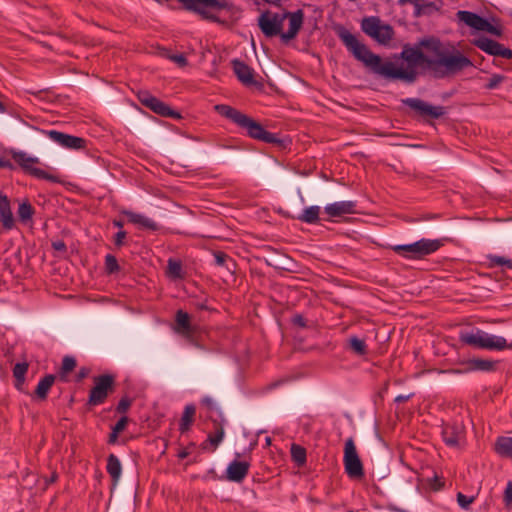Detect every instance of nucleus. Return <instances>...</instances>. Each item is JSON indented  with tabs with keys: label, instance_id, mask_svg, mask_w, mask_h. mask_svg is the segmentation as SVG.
<instances>
[{
	"label": "nucleus",
	"instance_id": "f257e3e1",
	"mask_svg": "<svg viewBox=\"0 0 512 512\" xmlns=\"http://www.w3.org/2000/svg\"><path fill=\"white\" fill-rule=\"evenodd\" d=\"M337 36L353 57L360 61L370 73L387 81H403L414 83L417 79V67L429 71L433 77L444 79L473 66V62L461 51L451 46L444 47L440 39L425 37L415 46L405 44L395 60H404L406 67L397 66L395 62L373 53L364 43L344 27L336 30Z\"/></svg>",
	"mask_w": 512,
	"mask_h": 512
},
{
	"label": "nucleus",
	"instance_id": "f03ea898",
	"mask_svg": "<svg viewBox=\"0 0 512 512\" xmlns=\"http://www.w3.org/2000/svg\"><path fill=\"white\" fill-rule=\"evenodd\" d=\"M214 108L219 115L236 124L248 137L269 144L279 142L276 134L265 130L259 122L236 108L226 104H218Z\"/></svg>",
	"mask_w": 512,
	"mask_h": 512
},
{
	"label": "nucleus",
	"instance_id": "7ed1b4c3",
	"mask_svg": "<svg viewBox=\"0 0 512 512\" xmlns=\"http://www.w3.org/2000/svg\"><path fill=\"white\" fill-rule=\"evenodd\" d=\"M460 341L474 348L490 351L511 349V343H507V340L504 337L489 334L481 329L462 332L460 334Z\"/></svg>",
	"mask_w": 512,
	"mask_h": 512
},
{
	"label": "nucleus",
	"instance_id": "20e7f679",
	"mask_svg": "<svg viewBox=\"0 0 512 512\" xmlns=\"http://www.w3.org/2000/svg\"><path fill=\"white\" fill-rule=\"evenodd\" d=\"M11 158L27 175L52 183L60 182L58 176L50 174L40 167L42 163L40 159L35 156H31L24 151H12Z\"/></svg>",
	"mask_w": 512,
	"mask_h": 512
},
{
	"label": "nucleus",
	"instance_id": "39448f33",
	"mask_svg": "<svg viewBox=\"0 0 512 512\" xmlns=\"http://www.w3.org/2000/svg\"><path fill=\"white\" fill-rule=\"evenodd\" d=\"M362 31L378 44L387 46L395 36L394 28L377 16L365 17L361 21Z\"/></svg>",
	"mask_w": 512,
	"mask_h": 512
},
{
	"label": "nucleus",
	"instance_id": "423d86ee",
	"mask_svg": "<svg viewBox=\"0 0 512 512\" xmlns=\"http://www.w3.org/2000/svg\"><path fill=\"white\" fill-rule=\"evenodd\" d=\"M93 383L87 403L91 406H98L103 404L108 395L113 392L115 377L111 374H102L94 377Z\"/></svg>",
	"mask_w": 512,
	"mask_h": 512
},
{
	"label": "nucleus",
	"instance_id": "0eeeda50",
	"mask_svg": "<svg viewBox=\"0 0 512 512\" xmlns=\"http://www.w3.org/2000/svg\"><path fill=\"white\" fill-rule=\"evenodd\" d=\"M343 464L345 473L353 479H360L365 475L362 461L358 455L354 439H346L344 446Z\"/></svg>",
	"mask_w": 512,
	"mask_h": 512
},
{
	"label": "nucleus",
	"instance_id": "6e6552de",
	"mask_svg": "<svg viewBox=\"0 0 512 512\" xmlns=\"http://www.w3.org/2000/svg\"><path fill=\"white\" fill-rule=\"evenodd\" d=\"M402 104L409 107L415 116L423 119H439L446 114V108L438 105L434 106L420 98H405L401 100Z\"/></svg>",
	"mask_w": 512,
	"mask_h": 512
},
{
	"label": "nucleus",
	"instance_id": "1a4fd4ad",
	"mask_svg": "<svg viewBox=\"0 0 512 512\" xmlns=\"http://www.w3.org/2000/svg\"><path fill=\"white\" fill-rule=\"evenodd\" d=\"M284 20L285 16H283V14L273 13L267 10L259 16L258 26L262 33L268 38L275 36L281 37Z\"/></svg>",
	"mask_w": 512,
	"mask_h": 512
},
{
	"label": "nucleus",
	"instance_id": "9d476101",
	"mask_svg": "<svg viewBox=\"0 0 512 512\" xmlns=\"http://www.w3.org/2000/svg\"><path fill=\"white\" fill-rule=\"evenodd\" d=\"M138 100L142 105L160 116L170 117L173 119H179L181 117L179 112L171 109L167 104L150 94L148 91H140L138 93Z\"/></svg>",
	"mask_w": 512,
	"mask_h": 512
},
{
	"label": "nucleus",
	"instance_id": "9b49d317",
	"mask_svg": "<svg viewBox=\"0 0 512 512\" xmlns=\"http://www.w3.org/2000/svg\"><path fill=\"white\" fill-rule=\"evenodd\" d=\"M472 44L494 57H502L505 59L512 58V50L510 48H507L503 44L488 37L480 36L478 38H474L472 40Z\"/></svg>",
	"mask_w": 512,
	"mask_h": 512
},
{
	"label": "nucleus",
	"instance_id": "f8f14e48",
	"mask_svg": "<svg viewBox=\"0 0 512 512\" xmlns=\"http://www.w3.org/2000/svg\"><path fill=\"white\" fill-rule=\"evenodd\" d=\"M43 133L50 140L63 148L71 150H82L86 148L87 140L82 137L66 134L57 130H47L43 131Z\"/></svg>",
	"mask_w": 512,
	"mask_h": 512
},
{
	"label": "nucleus",
	"instance_id": "ddd939ff",
	"mask_svg": "<svg viewBox=\"0 0 512 512\" xmlns=\"http://www.w3.org/2000/svg\"><path fill=\"white\" fill-rule=\"evenodd\" d=\"M173 330L175 333L187 339L192 345L199 347L194 338L196 328L191 324L190 316L187 312L183 310H178L176 312Z\"/></svg>",
	"mask_w": 512,
	"mask_h": 512
},
{
	"label": "nucleus",
	"instance_id": "4468645a",
	"mask_svg": "<svg viewBox=\"0 0 512 512\" xmlns=\"http://www.w3.org/2000/svg\"><path fill=\"white\" fill-rule=\"evenodd\" d=\"M465 437V427L461 422L447 423L442 428V438L449 447H458Z\"/></svg>",
	"mask_w": 512,
	"mask_h": 512
},
{
	"label": "nucleus",
	"instance_id": "2eb2a0df",
	"mask_svg": "<svg viewBox=\"0 0 512 512\" xmlns=\"http://www.w3.org/2000/svg\"><path fill=\"white\" fill-rule=\"evenodd\" d=\"M285 19H289V28L286 32H282L281 40L284 43H288L290 40L294 39L299 33L300 29L303 25L304 13L301 9L295 12H285L283 13Z\"/></svg>",
	"mask_w": 512,
	"mask_h": 512
},
{
	"label": "nucleus",
	"instance_id": "dca6fc26",
	"mask_svg": "<svg viewBox=\"0 0 512 512\" xmlns=\"http://www.w3.org/2000/svg\"><path fill=\"white\" fill-rule=\"evenodd\" d=\"M442 246L439 239L422 238L414 242L413 260H420L435 253Z\"/></svg>",
	"mask_w": 512,
	"mask_h": 512
},
{
	"label": "nucleus",
	"instance_id": "f3484780",
	"mask_svg": "<svg viewBox=\"0 0 512 512\" xmlns=\"http://www.w3.org/2000/svg\"><path fill=\"white\" fill-rule=\"evenodd\" d=\"M357 202L352 200L338 201L324 207V212L331 218L356 213Z\"/></svg>",
	"mask_w": 512,
	"mask_h": 512
},
{
	"label": "nucleus",
	"instance_id": "a211bd4d",
	"mask_svg": "<svg viewBox=\"0 0 512 512\" xmlns=\"http://www.w3.org/2000/svg\"><path fill=\"white\" fill-rule=\"evenodd\" d=\"M231 64L235 75L242 84L246 86H252L256 84V80L254 78V70L244 61L234 59L231 61Z\"/></svg>",
	"mask_w": 512,
	"mask_h": 512
},
{
	"label": "nucleus",
	"instance_id": "6ab92c4d",
	"mask_svg": "<svg viewBox=\"0 0 512 512\" xmlns=\"http://www.w3.org/2000/svg\"><path fill=\"white\" fill-rule=\"evenodd\" d=\"M250 464L246 461H232L226 470V478L229 481L241 483L248 475Z\"/></svg>",
	"mask_w": 512,
	"mask_h": 512
},
{
	"label": "nucleus",
	"instance_id": "aec40b11",
	"mask_svg": "<svg viewBox=\"0 0 512 512\" xmlns=\"http://www.w3.org/2000/svg\"><path fill=\"white\" fill-rule=\"evenodd\" d=\"M219 416H220L221 420L214 421V428H215L214 433H210L208 435L207 440L201 444V449L207 450L208 444H210L212 446L211 451H215L216 448L219 446V444L223 441L224 436H225L224 424H225L226 420L224 419L221 412L219 413Z\"/></svg>",
	"mask_w": 512,
	"mask_h": 512
},
{
	"label": "nucleus",
	"instance_id": "412c9836",
	"mask_svg": "<svg viewBox=\"0 0 512 512\" xmlns=\"http://www.w3.org/2000/svg\"><path fill=\"white\" fill-rule=\"evenodd\" d=\"M456 18L458 21L464 23L468 27H471L477 31H482L486 19L477 13L467 11V10H459L456 13Z\"/></svg>",
	"mask_w": 512,
	"mask_h": 512
},
{
	"label": "nucleus",
	"instance_id": "4be33fe9",
	"mask_svg": "<svg viewBox=\"0 0 512 512\" xmlns=\"http://www.w3.org/2000/svg\"><path fill=\"white\" fill-rule=\"evenodd\" d=\"M0 222L6 230L14 227V217L8 197L0 191Z\"/></svg>",
	"mask_w": 512,
	"mask_h": 512
},
{
	"label": "nucleus",
	"instance_id": "5701e85b",
	"mask_svg": "<svg viewBox=\"0 0 512 512\" xmlns=\"http://www.w3.org/2000/svg\"><path fill=\"white\" fill-rule=\"evenodd\" d=\"M123 214L127 216L128 221L132 224L138 225L142 229L157 231L159 225L151 218L132 211H123Z\"/></svg>",
	"mask_w": 512,
	"mask_h": 512
},
{
	"label": "nucleus",
	"instance_id": "b1692460",
	"mask_svg": "<svg viewBox=\"0 0 512 512\" xmlns=\"http://www.w3.org/2000/svg\"><path fill=\"white\" fill-rule=\"evenodd\" d=\"M498 361L481 359V358H473L466 362V372L471 371H483V372H492L496 370Z\"/></svg>",
	"mask_w": 512,
	"mask_h": 512
},
{
	"label": "nucleus",
	"instance_id": "393cba45",
	"mask_svg": "<svg viewBox=\"0 0 512 512\" xmlns=\"http://www.w3.org/2000/svg\"><path fill=\"white\" fill-rule=\"evenodd\" d=\"M106 470L111 477L112 488L114 489L117 487L122 474V465L119 458L116 455L110 454L107 457Z\"/></svg>",
	"mask_w": 512,
	"mask_h": 512
},
{
	"label": "nucleus",
	"instance_id": "a878e982",
	"mask_svg": "<svg viewBox=\"0 0 512 512\" xmlns=\"http://www.w3.org/2000/svg\"><path fill=\"white\" fill-rule=\"evenodd\" d=\"M485 264L490 269L500 267L502 272L512 270V259L504 256L488 254L486 255Z\"/></svg>",
	"mask_w": 512,
	"mask_h": 512
},
{
	"label": "nucleus",
	"instance_id": "bb28decb",
	"mask_svg": "<svg viewBox=\"0 0 512 512\" xmlns=\"http://www.w3.org/2000/svg\"><path fill=\"white\" fill-rule=\"evenodd\" d=\"M196 414V407L193 404H188L185 406L180 423H179V431L181 433H186L190 430L194 418Z\"/></svg>",
	"mask_w": 512,
	"mask_h": 512
},
{
	"label": "nucleus",
	"instance_id": "cd10ccee",
	"mask_svg": "<svg viewBox=\"0 0 512 512\" xmlns=\"http://www.w3.org/2000/svg\"><path fill=\"white\" fill-rule=\"evenodd\" d=\"M320 212L321 208L319 206H309L306 207L296 219L306 224H317L320 220Z\"/></svg>",
	"mask_w": 512,
	"mask_h": 512
},
{
	"label": "nucleus",
	"instance_id": "c85d7f7f",
	"mask_svg": "<svg viewBox=\"0 0 512 512\" xmlns=\"http://www.w3.org/2000/svg\"><path fill=\"white\" fill-rule=\"evenodd\" d=\"M495 451L501 457L512 458V437H498L495 442Z\"/></svg>",
	"mask_w": 512,
	"mask_h": 512
},
{
	"label": "nucleus",
	"instance_id": "c756f323",
	"mask_svg": "<svg viewBox=\"0 0 512 512\" xmlns=\"http://www.w3.org/2000/svg\"><path fill=\"white\" fill-rule=\"evenodd\" d=\"M28 363L21 362L16 363L13 367V376L15 378V387L17 390L22 391L23 385L25 383L26 373L28 371Z\"/></svg>",
	"mask_w": 512,
	"mask_h": 512
},
{
	"label": "nucleus",
	"instance_id": "7c9ffc66",
	"mask_svg": "<svg viewBox=\"0 0 512 512\" xmlns=\"http://www.w3.org/2000/svg\"><path fill=\"white\" fill-rule=\"evenodd\" d=\"M55 382V376L53 374H47L37 384L35 394L38 398L44 400L47 398V394Z\"/></svg>",
	"mask_w": 512,
	"mask_h": 512
},
{
	"label": "nucleus",
	"instance_id": "2f4dec72",
	"mask_svg": "<svg viewBox=\"0 0 512 512\" xmlns=\"http://www.w3.org/2000/svg\"><path fill=\"white\" fill-rule=\"evenodd\" d=\"M167 275L174 279H183L185 273L183 271L182 263L180 260L169 258L167 261Z\"/></svg>",
	"mask_w": 512,
	"mask_h": 512
},
{
	"label": "nucleus",
	"instance_id": "473e14b6",
	"mask_svg": "<svg viewBox=\"0 0 512 512\" xmlns=\"http://www.w3.org/2000/svg\"><path fill=\"white\" fill-rule=\"evenodd\" d=\"M348 347L354 354L358 356H364L368 351L365 341L358 338L357 336H351L348 339Z\"/></svg>",
	"mask_w": 512,
	"mask_h": 512
},
{
	"label": "nucleus",
	"instance_id": "72a5a7b5",
	"mask_svg": "<svg viewBox=\"0 0 512 512\" xmlns=\"http://www.w3.org/2000/svg\"><path fill=\"white\" fill-rule=\"evenodd\" d=\"M391 250L402 258L413 260L414 242L410 244L392 245Z\"/></svg>",
	"mask_w": 512,
	"mask_h": 512
},
{
	"label": "nucleus",
	"instance_id": "f704fd0d",
	"mask_svg": "<svg viewBox=\"0 0 512 512\" xmlns=\"http://www.w3.org/2000/svg\"><path fill=\"white\" fill-rule=\"evenodd\" d=\"M17 214L21 222L27 223L32 219L34 208L28 201H24L19 205Z\"/></svg>",
	"mask_w": 512,
	"mask_h": 512
},
{
	"label": "nucleus",
	"instance_id": "c9c22d12",
	"mask_svg": "<svg viewBox=\"0 0 512 512\" xmlns=\"http://www.w3.org/2000/svg\"><path fill=\"white\" fill-rule=\"evenodd\" d=\"M292 460L298 465L302 466L306 462V450L300 445L293 444L291 446Z\"/></svg>",
	"mask_w": 512,
	"mask_h": 512
},
{
	"label": "nucleus",
	"instance_id": "e433bc0d",
	"mask_svg": "<svg viewBox=\"0 0 512 512\" xmlns=\"http://www.w3.org/2000/svg\"><path fill=\"white\" fill-rule=\"evenodd\" d=\"M415 7L418 14H429L433 11L439 10L434 2H427L424 0H415Z\"/></svg>",
	"mask_w": 512,
	"mask_h": 512
},
{
	"label": "nucleus",
	"instance_id": "4c0bfd02",
	"mask_svg": "<svg viewBox=\"0 0 512 512\" xmlns=\"http://www.w3.org/2000/svg\"><path fill=\"white\" fill-rule=\"evenodd\" d=\"M76 367V360L72 356H65L62 360L60 377L65 380L66 375Z\"/></svg>",
	"mask_w": 512,
	"mask_h": 512
},
{
	"label": "nucleus",
	"instance_id": "58836bf2",
	"mask_svg": "<svg viewBox=\"0 0 512 512\" xmlns=\"http://www.w3.org/2000/svg\"><path fill=\"white\" fill-rule=\"evenodd\" d=\"M105 270L108 274H114L120 270L116 257L112 254L105 256Z\"/></svg>",
	"mask_w": 512,
	"mask_h": 512
},
{
	"label": "nucleus",
	"instance_id": "ea45409f",
	"mask_svg": "<svg viewBox=\"0 0 512 512\" xmlns=\"http://www.w3.org/2000/svg\"><path fill=\"white\" fill-rule=\"evenodd\" d=\"M506 77L501 74H492V76L488 79L487 83L484 85V89L486 90H494L497 89L504 81Z\"/></svg>",
	"mask_w": 512,
	"mask_h": 512
},
{
	"label": "nucleus",
	"instance_id": "a19ab883",
	"mask_svg": "<svg viewBox=\"0 0 512 512\" xmlns=\"http://www.w3.org/2000/svg\"><path fill=\"white\" fill-rule=\"evenodd\" d=\"M162 55L178 64L180 67L187 65V59L183 54H170L168 50H164Z\"/></svg>",
	"mask_w": 512,
	"mask_h": 512
},
{
	"label": "nucleus",
	"instance_id": "79ce46f5",
	"mask_svg": "<svg viewBox=\"0 0 512 512\" xmlns=\"http://www.w3.org/2000/svg\"><path fill=\"white\" fill-rule=\"evenodd\" d=\"M474 496H467L461 492L457 493V503L462 509H469L470 505L474 502Z\"/></svg>",
	"mask_w": 512,
	"mask_h": 512
},
{
	"label": "nucleus",
	"instance_id": "37998d69",
	"mask_svg": "<svg viewBox=\"0 0 512 512\" xmlns=\"http://www.w3.org/2000/svg\"><path fill=\"white\" fill-rule=\"evenodd\" d=\"M132 402L131 398L127 396L122 397L116 406V412L119 414H125L131 407Z\"/></svg>",
	"mask_w": 512,
	"mask_h": 512
},
{
	"label": "nucleus",
	"instance_id": "c03bdc74",
	"mask_svg": "<svg viewBox=\"0 0 512 512\" xmlns=\"http://www.w3.org/2000/svg\"><path fill=\"white\" fill-rule=\"evenodd\" d=\"M503 501L507 508H512V481H509L506 485L503 495Z\"/></svg>",
	"mask_w": 512,
	"mask_h": 512
},
{
	"label": "nucleus",
	"instance_id": "a18cd8bd",
	"mask_svg": "<svg viewBox=\"0 0 512 512\" xmlns=\"http://www.w3.org/2000/svg\"><path fill=\"white\" fill-rule=\"evenodd\" d=\"M214 259H215V264L217 266H225L226 262L228 260L231 261L230 257L226 253H224L222 251L214 252Z\"/></svg>",
	"mask_w": 512,
	"mask_h": 512
},
{
	"label": "nucleus",
	"instance_id": "49530a36",
	"mask_svg": "<svg viewBox=\"0 0 512 512\" xmlns=\"http://www.w3.org/2000/svg\"><path fill=\"white\" fill-rule=\"evenodd\" d=\"M129 423V418L127 416H122L114 426H112V429L115 430L118 433H121L124 431Z\"/></svg>",
	"mask_w": 512,
	"mask_h": 512
},
{
	"label": "nucleus",
	"instance_id": "de8ad7c7",
	"mask_svg": "<svg viewBox=\"0 0 512 512\" xmlns=\"http://www.w3.org/2000/svg\"><path fill=\"white\" fill-rule=\"evenodd\" d=\"M482 31L488 32L495 36H501V34H502V30L500 28L492 25L487 19L485 21Z\"/></svg>",
	"mask_w": 512,
	"mask_h": 512
},
{
	"label": "nucleus",
	"instance_id": "09e8293b",
	"mask_svg": "<svg viewBox=\"0 0 512 512\" xmlns=\"http://www.w3.org/2000/svg\"><path fill=\"white\" fill-rule=\"evenodd\" d=\"M444 486V482L441 481V479L438 476H434L433 478L429 479V487L433 491H439Z\"/></svg>",
	"mask_w": 512,
	"mask_h": 512
},
{
	"label": "nucleus",
	"instance_id": "8fccbe9b",
	"mask_svg": "<svg viewBox=\"0 0 512 512\" xmlns=\"http://www.w3.org/2000/svg\"><path fill=\"white\" fill-rule=\"evenodd\" d=\"M127 233L124 230H119L114 236V244L116 247L120 248L124 245V240L126 238Z\"/></svg>",
	"mask_w": 512,
	"mask_h": 512
},
{
	"label": "nucleus",
	"instance_id": "3c124183",
	"mask_svg": "<svg viewBox=\"0 0 512 512\" xmlns=\"http://www.w3.org/2000/svg\"><path fill=\"white\" fill-rule=\"evenodd\" d=\"M291 321L294 325L302 328H305L307 326L306 319L301 314L294 315Z\"/></svg>",
	"mask_w": 512,
	"mask_h": 512
},
{
	"label": "nucleus",
	"instance_id": "603ef678",
	"mask_svg": "<svg viewBox=\"0 0 512 512\" xmlns=\"http://www.w3.org/2000/svg\"><path fill=\"white\" fill-rule=\"evenodd\" d=\"M202 403L210 410H218L215 401L210 397L203 398Z\"/></svg>",
	"mask_w": 512,
	"mask_h": 512
},
{
	"label": "nucleus",
	"instance_id": "864d4df0",
	"mask_svg": "<svg viewBox=\"0 0 512 512\" xmlns=\"http://www.w3.org/2000/svg\"><path fill=\"white\" fill-rule=\"evenodd\" d=\"M52 247L54 250L59 252H65L67 249L66 244L62 240L52 242Z\"/></svg>",
	"mask_w": 512,
	"mask_h": 512
},
{
	"label": "nucleus",
	"instance_id": "5fc2aeb1",
	"mask_svg": "<svg viewBox=\"0 0 512 512\" xmlns=\"http://www.w3.org/2000/svg\"><path fill=\"white\" fill-rule=\"evenodd\" d=\"M89 374V369L86 368V367H82L78 372H77V375H76V381L77 382H80L82 381L84 378H86Z\"/></svg>",
	"mask_w": 512,
	"mask_h": 512
},
{
	"label": "nucleus",
	"instance_id": "6e6d98bb",
	"mask_svg": "<svg viewBox=\"0 0 512 512\" xmlns=\"http://www.w3.org/2000/svg\"><path fill=\"white\" fill-rule=\"evenodd\" d=\"M119 434L120 433L116 432L115 430H113L111 428V433L109 434V437H108V440H107L108 444L115 445L118 442V435Z\"/></svg>",
	"mask_w": 512,
	"mask_h": 512
},
{
	"label": "nucleus",
	"instance_id": "4d7b16f0",
	"mask_svg": "<svg viewBox=\"0 0 512 512\" xmlns=\"http://www.w3.org/2000/svg\"><path fill=\"white\" fill-rule=\"evenodd\" d=\"M412 397V394H408V395H398L396 398H395V402L396 403H404V402H407L410 398Z\"/></svg>",
	"mask_w": 512,
	"mask_h": 512
},
{
	"label": "nucleus",
	"instance_id": "13d9d810",
	"mask_svg": "<svg viewBox=\"0 0 512 512\" xmlns=\"http://www.w3.org/2000/svg\"><path fill=\"white\" fill-rule=\"evenodd\" d=\"M190 455L189 447L180 450L177 454L179 459H185Z\"/></svg>",
	"mask_w": 512,
	"mask_h": 512
},
{
	"label": "nucleus",
	"instance_id": "bf43d9fd",
	"mask_svg": "<svg viewBox=\"0 0 512 512\" xmlns=\"http://www.w3.org/2000/svg\"><path fill=\"white\" fill-rule=\"evenodd\" d=\"M0 168H12L10 161L0 158Z\"/></svg>",
	"mask_w": 512,
	"mask_h": 512
},
{
	"label": "nucleus",
	"instance_id": "052dcab7",
	"mask_svg": "<svg viewBox=\"0 0 512 512\" xmlns=\"http://www.w3.org/2000/svg\"><path fill=\"white\" fill-rule=\"evenodd\" d=\"M113 225L121 230L124 224L123 221L115 219L113 220Z\"/></svg>",
	"mask_w": 512,
	"mask_h": 512
},
{
	"label": "nucleus",
	"instance_id": "680f3d73",
	"mask_svg": "<svg viewBox=\"0 0 512 512\" xmlns=\"http://www.w3.org/2000/svg\"><path fill=\"white\" fill-rule=\"evenodd\" d=\"M6 112V107L4 106V104L0 101V113H5Z\"/></svg>",
	"mask_w": 512,
	"mask_h": 512
},
{
	"label": "nucleus",
	"instance_id": "e2e57ef3",
	"mask_svg": "<svg viewBox=\"0 0 512 512\" xmlns=\"http://www.w3.org/2000/svg\"><path fill=\"white\" fill-rule=\"evenodd\" d=\"M56 479H57V475H56V474H53V475L51 476V479H50V481H49V482H50V483L55 482V481H56Z\"/></svg>",
	"mask_w": 512,
	"mask_h": 512
},
{
	"label": "nucleus",
	"instance_id": "0e129e2a",
	"mask_svg": "<svg viewBox=\"0 0 512 512\" xmlns=\"http://www.w3.org/2000/svg\"><path fill=\"white\" fill-rule=\"evenodd\" d=\"M270 443H271V439H270V437H267L266 438V444L269 445Z\"/></svg>",
	"mask_w": 512,
	"mask_h": 512
},
{
	"label": "nucleus",
	"instance_id": "69168bd1",
	"mask_svg": "<svg viewBox=\"0 0 512 512\" xmlns=\"http://www.w3.org/2000/svg\"><path fill=\"white\" fill-rule=\"evenodd\" d=\"M189 447H195V443H191Z\"/></svg>",
	"mask_w": 512,
	"mask_h": 512
},
{
	"label": "nucleus",
	"instance_id": "338daca9",
	"mask_svg": "<svg viewBox=\"0 0 512 512\" xmlns=\"http://www.w3.org/2000/svg\"><path fill=\"white\" fill-rule=\"evenodd\" d=\"M348 512H355V511H353V510H350V511H348Z\"/></svg>",
	"mask_w": 512,
	"mask_h": 512
},
{
	"label": "nucleus",
	"instance_id": "774afa93",
	"mask_svg": "<svg viewBox=\"0 0 512 512\" xmlns=\"http://www.w3.org/2000/svg\"><path fill=\"white\" fill-rule=\"evenodd\" d=\"M510 347H511V349H512V343H511V346H510Z\"/></svg>",
	"mask_w": 512,
	"mask_h": 512
}]
</instances>
